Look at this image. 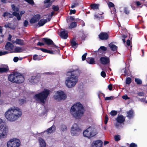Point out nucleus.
Masks as SVG:
<instances>
[{
    "mask_svg": "<svg viewBox=\"0 0 147 147\" xmlns=\"http://www.w3.org/2000/svg\"><path fill=\"white\" fill-rule=\"evenodd\" d=\"M19 60V58L18 57H14L13 58V61L15 62H17Z\"/></svg>",
    "mask_w": 147,
    "mask_h": 147,
    "instance_id": "62",
    "label": "nucleus"
},
{
    "mask_svg": "<svg viewBox=\"0 0 147 147\" xmlns=\"http://www.w3.org/2000/svg\"><path fill=\"white\" fill-rule=\"evenodd\" d=\"M107 49V48L104 46H101L99 49V51H102V52L106 51Z\"/></svg>",
    "mask_w": 147,
    "mask_h": 147,
    "instance_id": "44",
    "label": "nucleus"
},
{
    "mask_svg": "<svg viewBox=\"0 0 147 147\" xmlns=\"http://www.w3.org/2000/svg\"><path fill=\"white\" fill-rule=\"evenodd\" d=\"M60 35L62 38L66 39L68 37V32L65 30H61Z\"/></svg>",
    "mask_w": 147,
    "mask_h": 147,
    "instance_id": "21",
    "label": "nucleus"
},
{
    "mask_svg": "<svg viewBox=\"0 0 147 147\" xmlns=\"http://www.w3.org/2000/svg\"><path fill=\"white\" fill-rule=\"evenodd\" d=\"M99 5L98 4H92L90 5L91 9L93 10L97 9H98Z\"/></svg>",
    "mask_w": 147,
    "mask_h": 147,
    "instance_id": "30",
    "label": "nucleus"
},
{
    "mask_svg": "<svg viewBox=\"0 0 147 147\" xmlns=\"http://www.w3.org/2000/svg\"><path fill=\"white\" fill-rule=\"evenodd\" d=\"M53 97L55 99L59 100L65 99L66 96L63 91L59 90L56 92Z\"/></svg>",
    "mask_w": 147,
    "mask_h": 147,
    "instance_id": "10",
    "label": "nucleus"
},
{
    "mask_svg": "<svg viewBox=\"0 0 147 147\" xmlns=\"http://www.w3.org/2000/svg\"><path fill=\"white\" fill-rule=\"evenodd\" d=\"M8 131V128L5 125H1L0 126V138H3L6 137Z\"/></svg>",
    "mask_w": 147,
    "mask_h": 147,
    "instance_id": "7",
    "label": "nucleus"
},
{
    "mask_svg": "<svg viewBox=\"0 0 147 147\" xmlns=\"http://www.w3.org/2000/svg\"><path fill=\"white\" fill-rule=\"evenodd\" d=\"M8 52L6 51H0V56H2L3 55H4L5 54H6L8 53Z\"/></svg>",
    "mask_w": 147,
    "mask_h": 147,
    "instance_id": "49",
    "label": "nucleus"
},
{
    "mask_svg": "<svg viewBox=\"0 0 147 147\" xmlns=\"http://www.w3.org/2000/svg\"><path fill=\"white\" fill-rule=\"evenodd\" d=\"M13 45L11 42H8L7 43L5 46V48L6 50L9 51L10 52H13Z\"/></svg>",
    "mask_w": 147,
    "mask_h": 147,
    "instance_id": "15",
    "label": "nucleus"
},
{
    "mask_svg": "<svg viewBox=\"0 0 147 147\" xmlns=\"http://www.w3.org/2000/svg\"><path fill=\"white\" fill-rule=\"evenodd\" d=\"M17 72H14L12 74H10L8 76L9 80L12 82L16 83V78L17 76Z\"/></svg>",
    "mask_w": 147,
    "mask_h": 147,
    "instance_id": "12",
    "label": "nucleus"
},
{
    "mask_svg": "<svg viewBox=\"0 0 147 147\" xmlns=\"http://www.w3.org/2000/svg\"><path fill=\"white\" fill-rule=\"evenodd\" d=\"M16 45L20 46L24 45H25V43L24 40L19 38H17L16 39Z\"/></svg>",
    "mask_w": 147,
    "mask_h": 147,
    "instance_id": "24",
    "label": "nucleus"
},
{
    "mask_svg": "<svg viewBox=\"0 0 147 147\" xmlns=\"http://www.w3.org/2000/svg\"><path fill=\"white\" fill-rule=\"evenodd\" d=\"M49 93V90L45 89L42 92L36 94L34 98L37 102L42 104L43 105Z\"/></svg>",
    "mask_w": 147,
    "mask_h": 147,
    "instance_id": "4",
    "label": "nucleus"
},
{
    "mask_svg": "<svg viewBox=\"0 0 147 147\" xmlns=\"http://www.w3.org/2000/svg\"><path fill=\"white\" fill-rule=\"evenodd\" d=\"M55 130V127L54 125H53L51 127L48 129L46 131L48 133H51L54 131Z\"/></svg>",
    "mask_w": 147,
    "mask_h": 147,
    "instance_id": "31",
    "label": "nucleus"
},
{
    "mask_svg": "<svg viewBox=\"0 0 147 147\" xmlns=\"http://www.w3.org/2000/svg\"><path fill=\"white\" fill-rule=\"evenodd\" d=\"M37 45L38 46H43L44 45V44L42 42H39L37 43Z\"/></svg>",
    "mask_w": 147,
    "mask_h": 147,
    "instance_id": "64",
    "label": "nucleus"
},
{
    "mask_svg": "<svg viewBox=\"0 0 147 147\" xmlns=\"http://www.w3.org/2000/svg\"><path fill=\"white\" fill-rule=\"evenodd\" d=\"M109 120V118L108 116L106 115L105 117V123L106 124Z\"/></svg>",
    "mask_w": 147,
    "mask_h": 147,
    "instance_id": "59",
    "label": "nucleus"
},
{
    "mask_svg": "<svg viewBox=\"0 0 147 147\" xmlns=\"http://www.w3.org/2000/svg\"><path fill=\"white\" fill-rule=\"evenodd\" d=\"M100 61L101 63L104 65L108 63L109 62V59L107 57H102L100 58Z\"/></svg>",
    "mask_w": 147,
    "mask_h": 147,
    "instance_id": "19",
    "label": "nucleus"
},
{
    "mask_svg": "<svg viewBox=\"0 0 147 147\" xmlns=\"http://www.w3.org/2000/svg\"><path fill=\"white\" fill-rule=\"evenodd\" d=\"M42 40L45 42L48 45H52L53 50L58 49V47L54 44L53 41L51 39L46 38H43Z\"/></svg>",
    "mask_w": 147,
    "mask_h": 147,
    "instance_id": "11",
    "label": "nucleus"
},
{
    "mask_svg": "<svg viewBox=\"0 0 147 147\" xmlns=\"http://www.w3.org/2000/svg\"><path fill=\"white\" fill-rule=\"evenodd\" d=\"M114 138L115 141H118L120 140V136L118 135H116L115 136Z\"/></svg>",
    "mask_w": 147,
    "mask_h": 147,
    "instance_id": "46",
    "label": "nucleus"
},
{
    "mask_svg": "<svg viewBox=\"0 0 147 147\" xmlns=\"http://www.w3.org/2000/svg\"><path fill=\"white\" fill-rule=\"evenodd\" d=\"M81 129L79 128L76 124H74L71 129V134L72 136H77L81 132Z\"/></svg>",
    "mask_w": 147,
    "mask_h": 147,
    "instance_id": "8",
    "label": "nucleus"
},
{
    "mask_svg": "<svg viewBox=\"0 0 147 147\" xmlns=\"http://www.w3.org/2000/svg\"><path fill=\"white\" fill-rule=\"evenodd\" d=\"M103 14V13L101 12L98 14H95L94 15V19H96L99 20L103 19L104 18V16H102Z\"/></svg>",
    "mask_w": 147,
    "mask_h": 147,
    "instance_id": "25",
    "label": "nucleus"
},
{
    "mask_svg": "<svg viewBox=\"0 0 147 147\" xmlns=\"http://www.w3.org/2000/svg\"><path fill=\"white\" fill-rule=\"evenodd\" d=\"M70 112L74 117L76 119H79L83 114L84 109L82 105L80 102H78L71 107Z\"/></svg>",
    "mask_w": 147,
    "mask_h": 147,
    "instance_id": "3",
    "label": "nucleus"
},
{
    "mask_svg": "<svg viewBox=\"0 0 147 147\" xmlns=\"http://www.w3.org/2000/svg\"><path fill=\"white\" fill-rule=\"evenodd\" d=\"M12 15H13L16 16L17 17V19L18 20H20L21 16H20L19 13L15 12H14L12 13Z\"/></svg>",
    "mask_w": 147,
    "mask_h": 147,
    "instance_id": "34",
    "label": "nucleus"
},
{
    "mask_svg": "<svg viewBox=\"0 0 147 147\" xmlns=\"http://www.w3.org/2000/svg\"><path fill=\"white\" fill-rule=\"evenodd\" d=\"M40 147H45L46 144L45 141L42 138H40L38 140Z\"/></svg>",
    "mask_w": 147,
    "mask_h": 147,
    "instance_id": "27",
    "label": "nucleus"
},
{
    "mask_svg": "<svg viewBox=\"0 0 147 147\" xmlns=\"http://www.w3.org/2000/svg\"><path fill=\"white\" fill-rule=\"evenodd\" d=\"M98 36L100 39L102 40H106L109 37L108 34L105 32H102Z\"/></svg>",
    "mask_w": 147,
    "mask_h": 147,
    "instance_id": "18",
    "label": "nucleus"
},
{
    "mask_svg": "<svg viewBox=\"0 0 147 147\" xmlns=\"http://www.w3.org/2000/svg\"><path fill=\"white\" fill-rule=\"evenodd\" d=\"M26 1L31 5H33L34 3L33 0H24Z\"/></svg>",
    "mask_w": 147,
    "mask_h": 147,
    "instance_id": "47",
    "label": "nucleus"
},
{
    "mask_svg": "<svg viewBox=\"0 0 147 147\" xmlns=\"http://www.w3.org/2000/svg\"><path fill=\"white\" fill-rule=\"evenodd\" d=\"M135 82L138 85L141 84L142 83V81L139 78H136L135 79Z\"/></svg>",
    "mask_w": 147,
    "mask_h": 147,
    "instance_id": "37",
    "label": "nucleus"
},
{
    "mask_svg": "<svg viewBox=\"0 0 147 147\" xmlns=\"http://www.w3.org/2000/svg\"><path fill=\"white\" fill-rule=\"evenodd\" d=\"M87 54V53H85L82 56V60L83 61L85 60L86 59V55Z\"/></svg>",
    "mask_w": 147,
    "mask_h": 147,
    "instance_id": "51",
    "label": "nucleus"
},
{
    "mask_svg": "<svg viewBox=\"0 0 147 147\" xmlns=\"http://www.w3.org/2000/svg\"><path fill=\"white\" fill-rule=\"evenodd\" d=\"M101 76L103 77V78H105L106 76V74L105 73L104 71H102L100 73Z\"/></svg>",
    "mask_w": 147,
    "mask_h": 147,
    "instance_id": "56",
    "label": "nucleus"
},
{
    "mask_svg": "<svg viewBox=\"0 0 147 147\" xmlns=\"http://www.w3.org/2000/svg\"><path fill=\"white\" fill-rule=\"evenodd\" d=\"M9 70L8 67L7 65H4L3 67H0V73H3L7 72Z\"/></svg>",
    "mask_w": 147,
    "mask_h": 147,
    "instance_id": "22",
    "label": "nucleus"
},
{
    "mask_svg": "<svg viewBox=\"0 0 147 147\" xmlns=\"http://www.w3.org/2000/svg\"><path fill=\"white\" fill-rule=\"evenodd\" d=\"M71 45L72 47L75 49L77 47L78 44L76 42V39L75 38H73L71 41Z\"/></svg>",
    "mask_w": 147,
    "mask_h": 147,
    "instance_id": "26",
    "label": "nucleus"
},
{
    "mask_svg": "<svg viewBox=\"0 0 147 147\" xmlns=\"http://www.w3.org/2000/svg\"><path fill=\"white\" fill-rule=\"evenodd\" d=\"M129 147H137V145L135 143H132L130 144Z\"/></svg>",
    "mask_w": 147,
    "mask_h": 147,
    "instance_id": "50",
    "label": "nucleus"
},
{
    "mask_svg": "<svg viewBox=\"0 0 147 147\" xmlns=\"http://www.w3.org/2000/svg\"><path fill=\"white\" fill-rule=\"evenodd\" d=\"M19 140L16 138L10 139L7 142V147H19L20 145Z\"/></svg>",
    "mask_w": 147,
    "mask_h": 147,
    "instance_id": "6",
    "label": "nucleus"
},
{
    "mask_svg": "<svg viewBox=\"0 0 147 147\" xmlns=\"http://www.w3.org/2000/svg\"><path fill=\"white\" fill-rule=\"evenodd\" d=\"M87 62L90 64H94L95 63L94 60L93 58H89L86 60Z\"/></svg>",
    "mask_w": 147,
    "mask_h": 147,
    "instance_id": "33",
    "label": "nucleus"
},
{
    "mask_svg": "<svg viewBox=\"0 0 147 147\" xmlns=\"http://www.w3.org/2000/svg\"><path fill=\"white\" fill-rule=\"evenodd\" d=\"M12 10L14 12L18 11H19V8L18 7H16L14 5H12L11 6Z\"/></svg>",
    "mask_w": 147,
    "mask_h": 147,
    "instance_id": "38",
    "label": "nucleus"
},
{
    "mask_svg": "<svg viewBox=\"0 0 147 147\" xmlns=\"http://www.w3.org/2000/svg\"><path fill=\"white\" fill-rule=\"evenodd\" d=\"M124 12L125 13L128 14L129 13V11L128 9L126 7H125L124 9Z\"/></svg>",
    "mask_w": 147,
    "mask_h": 147,
    "instance_id": "52",
    "label": "nucleus"
},
{
    "mask_svg": "<svg viewBox=\"0 0 147 147\" xmlns=\"http://www.w3.org/2000/svg\"><path fill=\"white\" fill-rule=\"evenodd\" d=\"M110 114L113 116H116L117 114V112L116 111L112 110L110 113Z\"/></svg>",
    "mask_w": 147,
    "mask_h": 147,
    "instance_id": "40",
    "label": "nucleus"
},
{
    "mask_svg": "<svg viewBox=\"0 0 147 147\" xmlns=\"http://www.w3.org/2000/svg\"><path fill=\"white\" fill-rule=\"evenodd\" d=\"M109 46L112 51H114L117 50V47L113 44L111 43L109 44Z\"/></svg>",
    "mask_w": 147,
    "mask_h": 147,
    "instance_id": "32",
    "label": "nucleus"
},
{
    "mask_svg": "<svg viewBox=\"0 0 147 147\" xmlns=\"http://www.w3.org/2000/svg\"><path fill=\"white\" fill-rule=\"evenodd\" d=\"M127 37V36L125 35H123L122 36V37L123 38L122 39V40L123 41V42L124 43H125V38H126Z\"/></svg>",
    "mask_w": 147,
    "mask_h": 147,
    "instance_id": "57",
    "label": "nucleus"
},
{
    "mask_svg": "<svg viewBox=\"0 0 147 147\" xmlns=\"http://www.w3.org/2000/svg\"><path fill=\"white\" fill-rule=\"evenodd\" d=\"M102 142L100 140H97L93 142L92 147H102Z\"/></svg>",
    "mask_w": 147,
    "mask_h": 147,
    "instance_id": "17",
    "label": "nucleus"
},
{
    "mask_svg": "<svg viewBox=\"0 0 147 147\" xmlns=\"http://www.w3.org/2000/svg\"><path fill=\"white\" fill-rule=\"evenodd\" d=\"M108 5L110 9H111V7L113 8L115 7V5L114 4L110 2H108Z\"/></svg>",
    "mask_w": 147,
    "mask_h": 147,
    "instance_id": "42",
    "label": "nucleus"
},
{
    "mask_svg": "<svg viewBox=\"0 0 147 147\" xmlns=\"http://www.w3.org/2000/svg\"><path fill=\"white\" fill-rule=\"evenodd\" d=\"M18 76L16 77V83L20 84L23 83L24 80V78L23 74L18 72Z\"/></svg>",
    "mask_w": 147,
    "mask_h": 147,
    "instance_id": "13",
    "label": "nucleus"
},
{
    "mask_svg": "<svg viewBox=\"0 0 147 147\" xmlns=\"http://www.w3.org/2000/svg\"><path fill=\"white\" fill-rule=\"evenodd\" d=\"M125 119V117L122 115H118L116 118L117 121L120 123H123Z\"/></svg>",
    "mask_w": 147,
    "mask_h": 147,
    "instance_id": "20",
    "label": "nucleus"
},
{
    "mask_svg": "<svg viewBox=\"0 0 147 147\" xmlns=\"http://www.w3.org/2000/svg\"><path fill=\"white\" fill-rule=\"evenodd\" d=\"M40 16L39 14L35 15L30 21V23L33 24L38 22L40 18Z\"/></svg>",
    "mask_w": 147,
    "mask_h": 147,
    "instance_id": "16",
    "label": "nucleus"
},
{
    "mask_svg": "<svg viewBox=\"0 0 147 147\" xmlns=\"http://www.w3.org/2000/svg\"><path fill=\"white\" fill-rule=\"evenodd\" d=\"M113 96L107 97L105 98V100H112L113 99Z\"/></svg>",
    "mask_w": 147,
    "mask_h": 147,
    "instance_id": "54",
    "label": "nucleus"
},
{
    "mask_svg": "<svg viewBox=\"0 0 147 147\" xmlns=\"http://www.w3.org/2000/svg\"><path fill=\"white\" fill-rule=\"evenodd\" d=\"M127 117L129 119L132 118L134 115V111L132 109L127 111Z\"/></svg>",
    "mask_w": 147,
    "mask_h": 147,
    "instance_id": "23",
    "label": "nucleus"
},
{
    "mask_svg": "<svg viewBox=\"0 0 147 147\" xmlns=\"http://www.w3.org/2000/svg\"><path fill=\"white\" fill-rule=\"evenodd\" d=\"M9 13L5 12L3 13V16L4 17H5L6 16H7L8 17L9 16Z\"/></svg>",
    "mask_w": 147,
    "mask_h": 147,
    "instance_id": "60",
    "label": "nucleus"
},
{
    "mask_svg": "<svg viewBox=\"0 0 147 147\" xmlns=\"http://www.w3.org/2000/svg\"><path fill=\"white\" fill-rule=\"evenodd\" d=\"M22 114V112L19 108L13 106L8 109L5 112V115L8 121L13 122L20 117Z\"/></svg>",
    "mask_w": 147,
    "mask_h": 147,
    "instance_id": "1",
    "label": "nucleus"
},
{
    "mask_svg": "<svg viewBox=\"0 0 147 147\" xmlns=\"http://www.w3.org/2000/svg\"><path fill=\"white\" fill-rule=\"evenodd\" d=\"M11 23H8L7 24H6L5 25V27L7 28H8L13 29H15V27H12L11 25Z\"/></svg>",
    "mask_w": 147,
    "mask_h": 147,
    "instance_id": "39",
    "label": "nucleus"
},
{
    "mask_svg": "<svg viewBox=\"0 0 147 147\" xmlns=\"http://www.w3.org/2000/svg\"><path fill=\"white\" fill-rule=\"evenodd\" d=\"M111 9V13L113 14H115L116 13V9L115 8V7L112 8V9Z\"/></svg>",
    "mask_w": 147,
    "mask_h": 147,
    "instance_id": "48",
    "label": "nucleus"
},
{
    "mask_svg": "<svg viewBox=\"0 0 147 147\" xmlns=\"http://www.w3.org/2000/svg\"><path fill=\"white\" fill-rule=\"evenodd\" d=\"M24 51V49L20 47H16L14 48V51L13 52L21 53Z\"/></svg>",
    "mask_w": 147,
    "mask_h": 147,
    "instance_id": "28",
    "label": "nucleus"
},
{
    "mask_svg": "<svg viewBox=\"0 0 147 147\" xmlns=\"http://www.w3.org/2000/svg\"><path fill=\"white\" fill-rule=\"evenodd\" d=\"M97 133L96 129L91 127H89L83 132L84 136L88 138L92 137L96 135Z\"/></svg>",
    "mask_w": 147,
    "mask_h": 147,
    "instance_id": "5",
    "label": "nucleus"
},
{
    "mask_svg": "<svg viewBox=\"0 0 147 147\" xmlns=\"http://www.w3.org/2000/svg\"><path fill=\"white\" fill-rule=\"evenodd\" d=\"M61 129L63 131H65L67 130V127L65 125H62L61 127Z\"/></svg>",
    "mask_w": 147,
    "mask_h": 147,
    "instance_id": "45",
    "label": "nucleus"
},
{
    "mask_svg": "<svg viewBox=\"0 0 147 147\" xmlns=\"http://www.w3.org/2000/svg\"><path fill=\"white\" fill-rule=\"evenodd\" d=\"M76 12V10L75 9L70 10V12L69 13V14L71 15L72 14H74Z\"/></svg>",
    "mask_w": 147,
    "mask_h": 147,
    "instance_id": "58",
    "label": "nucleus"
},
{
    "mask_svg": "<svg viewBox=\"0 0 147 147\" xmlns=\"http://www.w3.org/2000/svg\"><path fill=\"white\" fill-rule=\"evenodd\" d=\"M55 12L53 11L51 12V14H49L47 15L46 16H47V19H41L38 22V25L39 27L43 26L45 23L49 21L51 19L52 16L54 14Z\"/></svg>",
    "mask_w": 147,
    "mask_h": 147,
    "instance_id": "9",
    "label": "nucleus"
},
{
    "mask_svg": "<svg viewBox=\"0 0 147 147\" xmlns=\"http://www.w3.org/2000/svg\"><path fill=\"white\" fill-rule=\"evenodd\" d=\"M40 80V78L38 76H33L29 79V82L31 84H35L38 83Z\"/></svg>",
    "mask_w": 147,
    "mask_h": 147,
    "instance_id": "14",
    "label": "nucleus"
},
{
    "mask_svg": "<svg viewBox=\"0 0 147 147\" xmlns=\"http://www.w3.org/2000/svg\"><path fill=\"white\" fill-rule=\"evenodd\" d=\"M41 57L36 55H34L33 56V59L34 60L39 61L41 60Z\"/></svg>",
    "mask_w": 147,
    "mask_h": 147,
    "instance_id": "36",
    "label": "nucleus"
},
{
    "mask_svg": "<svg viewBox=\"0 0 147 147\" xmlns=\"http://www.w3.org/2000/svg\"><path fill=\"white\" fill-rule=\"evenodd\" d=\"M78 74L79 71L78 70L70 71L67 73V76L70 75L71 76L70 77L67 78L65 80V84L67 87L71 88L75 86L78 81L77 76Z\"/></svg>",
    "mask_w": 147,
    "mask_h": 147,
    "instance_id": "2",
    "label": "nucleus"
},
{
    "mask_svg": "<svg viewBox=\"0 0 147 147\" xmlns=\"http://www.w3.org/2000/svg\"><path fill=\"white\" fill-rule=\"evenodd\" d=\"M131 82V79L129 77L127 78L126 80V83L127 84H129Z\"/></svg>",
    "mask_w": 147,
    "mask_h": 147,
    "instance_id": "43",
    "label": "nucleus"
},
{
    "mask_svg": "<svg viewBox=\"0 0 147 147\" xmlns=\"http://www.w3.org/2000/svg\"><path fill=\"white\" fill-rule=\"evenodd\" d=\"M52 9L55 11H57L59 9V7L58 5H53L52 6Z\"/></svg>",
    "mask_w": 147,
    "mask_h": 147,
    "instance_id": "41",
    "label": "nucleus"
},
{
    "mask_svg": "<svg viewBox=\"0 0 147 147\" xmlns=\"http://www.w3.org/2000/svg\"><path fill=\"white\" fill-rule=\"evenodd\" d=\"M20 102V104L21 105L22 104H23L25 102V100L23 99H20L19 100Z\"/></svg>",
    "mask_w": 147,
    "mask_h": 147,
    "instance_id": "61",
    "label": "nucleus"
},
{
    "mask_svg": "<svg viewBox=\"0 0 147 147\" xmlns=\"http://www.w3.org/2000/svg\"><path fill=\"white\" fill-rule=\"evenodd\" d=\"M77 26V24L76 22H72L69 24L68 26V28L71 29L72 28H76Z\"/></svg>",
    "mask_w": 147,
    "mask_h": 147,
    "instance_id": "29",
    "label": "nucleus"
},
{
    "mask_svg": "<svg viewBox=\"0 0 147 147\" xmlns=\"http://www.w3.org/2000/svg\"><path fill=\"white\" fill-rule=\"evenodd\" d=\"M28 24V22L27 20H25L24 22L23 25L25 27L27 26Z\"/></svg>",
    "mask_w": 147,
    "mask_h": 147,
    "instance_id": "53",
    "label": "nucleus"
},
{
    "mask_svg": "<svg viewBox=\"0 0 147 147\" xmlns=\"http://www.w3.org/2000/svg\"><path fill=\"white\" fill-rule=\"evenodd\" d=\"M51 0H45L44 1V3L45 4L47 3V4H45L44 5V7L45 8H47L50 7L51 5V4L49 3V2Z\"/></svg>",
    "mask_w": 147,
    "mask_h": 147,
    "instance_id": "35",
    "label": "nucleus"
},
{
    "mask_svg": "<svg viewBox=\"0 0 147 147\" xmlns=\"http://www.w3.org/2000/svg\"><path fill=\"white\" fill-rule=\"evenodd\" d=\"M122 98L125 100L129 99V98L128 97L126 94H125L122 97Z\"/></svg>",
    "mask_w": 147,
    "mask_h": 147,
    "instance_id": "55",
    "label": "nucleus"
},
{
    "mask_svg": "<svg viewBox=\"0 0 147 147\" xmlns=\"http://www.w3.org/2000/svg\"><path fill=\"white\" fill-rule=\"evenodd\" d=\"M138 95L140 96H143L144 95V94L143 92H140L138 93Z\"/></svg>",
    "mask_w": 147,
    "mask_h": 147,
    "instance_id": "63",
    "label": "nucleus"
}]
</instances>
